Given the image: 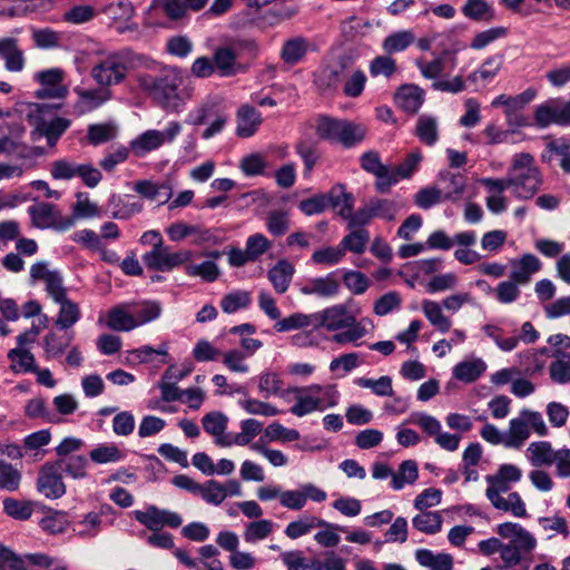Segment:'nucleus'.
I'll return each mask as SVG.
<instances>
[{
  "mask_svg": "<svg viewBox=\"0 0 570 570\" xmlns=\"http://www.w3.org/2000/svg\"><path fill=\"white\" fill-rule=\"evenodd\" d=\"M480 183L489 191L499 194L513 187V194L518 199H530L539 190L542 177L533 156L529 153H520L514 155L505 178L487 177Z\"/></svg>",
  "mask_w": 570,
  "mask_h": 570,
  "instance_id": "1",
  "label": "nucleus"
},
{
  "mask_svg": "<svg viewBox=\"0 0 570 570\" xmlns=\"http://www.w3.org/2000/svg\"><path fill=\"white\" fill-rule=\"evenodd\" d=\"M61 104H31L27 121L32 127L30 140L36 142L46 138L49 147H55L61 136L71 126V120L56 116Z\"/></svg>",
  "mask_w": 570,
  "mask_h": 570,
  "instance_id": "2",
  "label": "nucleus"
},
{
  "mask_svg": "<svg viewBox=\"0 0 570 570\" xmlns=\"http://www.w3.org/2000/svg\"><path fill=\"white\" fill-rule=\"evenodd\" d=\"M258 45L253 39L235 40L228 46L217 47L213 55L216 70L222 77L245 72L248 61L256 58Z\"/></svg>",
  "mask_w": 570,
  "mask_h": 570,
  "instance_id": "3",
  "label": "nucleus"
},
{
  "mask_svg": "<svg viewBox=\"0 0 570 570\" xmlns=\"http://www.w3.org/2000/svg\"><path fill=\"white\" fill-rule=\"evenodd\" d=\"M144 56L136 53L129 48L119 50L108 56L99 65L92 68L94 79L101 86H112L122 82L129 70L140 65Z\"/></svg>",
  "mask_w": 570,
  "mask_h": 570,
  "instance_id": "4",
  "label": "nucleus"
},
{
  "mask_svg": "<svg viewBox=\"0 0 570 570\" xmlns=\"http://www.w3.org/2000/svg\"><path fill=\"white\" fill-rule=\"evenodd\" d=\"M340 393L334 385L312 384L296 391V402L291 413L302 417L315 411L323 412L337 405Z\"/></svg>",
  "mask_w": 570,
  "mask_h": 570,
  "instance_id": "5",
  "label": "nucleus"
},
{
  "mask_svg": "<svg viewBox=\"0 0 570 570\" xmlns=\"http://www.w3.org/2000/svg\"><path fill=\"white\" fill-rule=\"evenodd\" d=\"M316 134L322 140L340 142L344 148H353L365 138V129L352 121L328 116L320 118Z\"/></svg>",
  "mask_w": 570,
  "mask_h": 570,
  "instance_id": "6",
  "label": "nucleus"
},
{
  "mask_svg": "<svg viewBox=\"0 0 570 570\" xmlns=\"http://www.w3.org/2000/svg\"><path fill=\"white\" fill-rule=\"evenodd\" d=\"M179 78L170 71H163L160 75L145 73L139 77V86L166 109L179 105Z\"/></svg>",
  "mask_w": 570,
  "mask_h": 570,
  "instance_id": "7",
  "label": "nucleus"
},
{
  "mask_svg": "<svg viewBox=\"0 0 570 570\" xmlns=\"http://www.w3.org/2000/svg\"><path fill=\"white\" fill-rule=\"evenodd\" d=\"M193 257L190 250H179L170 253L168 247L164 246V240L155 243L153 249L146 252L141 259L148 269L156 272H170L187 262Z\"/></svg>",
  "mask_w": 570,
  "mask_h": 570,
  "instance_id": "8",
  "label": "nucleus"
},
{
  "mask_svg": "<svg viewBox=\"0 0 570 570\" xmlns=\"http://www.w3.org/2000/svg\"><path fill=\"white\" fill-rule=\"evenodd\" d=\"M31 223L39 229L52 228L58 232H66L75 225L73 217H63L55 204L39 203L28 207Z\"/></svg>",
  "mask_w": 570,
  "mask_h": 570,
  "instance_id": "9",
  "label": "nucleus"
},
{
  "mask_svg": "<svg viewBox=\"0 0 570 570\" xmlns=\"http://www.w3.org/2000/svg\"><path fill=\"white\" fill-rule=\"evenodd\" d=\"M345 185L337 183L327 193H318L299 202L298 209L306 216L317 215L328 207L337 213L344 197Z\"/></svg>",
  "mask_w": 570,
  "mask_h": 570,
  "instance_id": "10",
  "label": "nucleus"
},
{
  "mask_svg": "<svg viewBox=\"0 0 570 570\" xmlns=\"http://www.w3.org/2000/svg\"><path fill=\"white\" fill-rule=\"evenodd\" d=\"M37 490L47 499H59L66 494V484L59 465L53 461L46 462L39 470Z\"/></svg>",
  "mask_w": 570,
  "mask_h": 570,
  "instance_id": "11",
  "label": "nucleus"
},
{
  "mask_svg": "<svg viewBox=\"0 0 570 570\" xmlns=\"http://www.w3.org/2000/svg\"><path fill=\"white\" fill-rule=\"evenodd\" d=\"M135 519L150 531H158L164 527L176 529L181 525V517L169 510L159 509L156 505H148L146 510L134 511Z\"/></svg>",
  "mask_w": 570,
  "mask_h": 570,
  "instance_id": "12",
  "label": "nucleus"
},
{
  "mask_svg": "<svg viewBox=\"0 0 570 570\" xmlns=\"http://www.w3.org/2000/svg\"><path fill=\"white\" fill-rule=\"evenodd\" d=\"M314 327H324L327 331L335 332L353 325L356 316L348 312L347 304H335L323 311L313 313Z\"/></svg>",
  "mask_w": 570,
  "mask_h": 570,
  "instance_id": "13",
  "label": "nucleus"
},
{
  "mask_svg": "<svg viewBox=\"0 0 570 570\" xmlns=\"http://www.w3.org/2000/svg\"><path fill=\"white\" fill-rule=\"evenodd\" d=\"M495 532L511 547H514L522 554L529 557L537 547L534 535L519 523L504 522L498 524Z\"/></svg>",
  "mask_w": 570,
  "mask_h": 570,
  "instance_id": "14",
  "label": "nucleus"
},
{
  "mask_svg": "<svg viewBox=\"0 0 570 570\" xmlns=\"http://www.w3.org/2000/svg\"><path fill=\"white\" fill-rule=\"evenodd\" d=\"M355 196L344 188V197L341 199V206L337 209V215L344 220L348 222V228L363 227L367 225L372 219V213L368 205L360 207L354 212Z\"/></svg>",
  "mask_w": 570,
  "mask_h": 570,
  "instance_id": "15",
  "label": "nucleus"
},
{
  "mask_svg": "<svg viewBox=\"0 0 570 570\" xmlns=\"http://www.w3.org/2000/svg\"><path fill=\"white\" fill-rule=\"evenodd\" d=\"M78 100L73 106L75 114L82 116L101 107L110 98L108 89H82L75 88Z\"/></svg>",
  "mask_w": 570,
  "mask_h": 570,
  "instance_id": "16",
  "label": "nucleus"
},
{
  "mask_svg": "<svg viewBox=\"0 0 570 570\" xmlns=\"http://www.w3.org/2000/svg\"><path fill=\"white\" fill-rule=\"evenodd\" d=\"M228 417L219 411L205 414L202 424L206 433L215 438V444L222 448L232 446L230 434L226 433Z\"/></svg>",
  "mask_w": 570,
  "mask_h": 570,
  "instance_id": "17",
  "label": "nucleus"
},
{
  "mask_svg": "<svg viewBox=\"0 0 570 570\" xmlns=\"http://www.w3.org/2000/svg\"><path fill=\"white\" fill-rule=\"evenodd\" d=\"M0 59L10 72H20L26 66L23 51L18 46V39L12 37L0 38Z\"/></svg>",
  "mask_w": 570,
  "mask_h": 570,
  "instance_id": "18",
  "label": "nucleus"
},
{
  "mask_svg": "<svg viewBox=\"0 0 570 570\" xmlns=\"http://www.w3.org/2000/svg\"><path fill=\"white\" fill-rule=\"evenodd\" d=\"M24 135L26 127L21 121L0 122V154L13 155Z\"/></svg>",
  "mask_w": 570,
  "mask_h": 570,
  "instance_id": "19",
  "label": "nucleus"
},
{
  "mask_svg": "<svg viewBox=\"0 0 570 570\" xmlns=\"http://www.w3.org/2000/svg\"><path fill=\"white\" fill-rule=\"evenodd\" d=\"M315 527H325L341 530V532H345L346 528L336 523H330L325 520L318 519L314 515H305L299 518L298 520L289 522L284 533L289 539H298L312 531Z\"/></svg>",
  "mask_w": 570,
  "mask_h": 570,
  "instance_id": "20",
  "label": "nucleus"
},
{
  "mask_svg": "<svg viewBox=\"0 0 570 570\" xmlns=\"http://www.w3.org/2000/svg\"><path fill=\"white\" fill-rule=\"evenodd\" d=\"M511 266L513 269L510 278L520 285H524L530 282L533 274L541 269L542 263L535 255L527 253L519 259H512Z\"/></svg>",
  "mask_w": 570,
  "mask_h": 570,
  "instance_id": "21",
  "label": "nucleus"
},
{
  "mask_svg": "<svg viewBox=\"0 0 570 570\" xmlns=\"http://www.w3.org/2000/svg\"><path fill=\"white\" fill-rule=\"evenodd\" d=\"M336 273L337 271L331 272L326 276L309 279L308 283L301 288V293L321 297L335 296L340 291V282L336 278Z\"/></svg>",
  "mask_w": 570,
  "mask_h": 570,
  "instance_id": "22",
  "label": "nucleus"
},
{
  "mask_svg": "<svg viewBox=\"0 0 570 570\" xmlns=\"http://www.w3.org/2000/svg\"><path fill=\"white\" fill-rule=\"evenodd\" d=\"M438 181L442 185L444 199L456 202L461 198L466 186V177L460 173H451L450 170H440Z\"/></svg>",
  "mask_w": 570,
  "mask_h": 570,
  "instance_id": "23",
  "label": "nucleus"
},
{
  "mask_svg": "<svg viewBox=\"0 0 570 570\" xmlns=\"http://www.w3.org/2000/svg\"><path fill=\"white\" fill-rule=\"evenodd\" d=\"M424 91L416 85H402L397 88L394 100L396 105L409 114H416L424 101Z\"/></svg>",
  "mask_w": 570,
  "mask_h": 570,
  "instance_id": "24",
  "label": "nucleus"
},
{
  "mask_svg": "<svg viewBox=\"0 0 570 570\" xmlns=\"http://www.w3.org/2000/svg\"><path fill=\"white\" fill-rule=\"evenodd\" d=\"M262 124L261 114L249 105H243L237 110L236 135L240 138H248L255 135Z\"/></svg>",
  "mask_w": 570,
  "mask_h": 570,
  "instance_id": "25",
  "label": "nucleus"
},
{
  "mask_svg": "<svg viewBox=\"0 0 570 570\" xmlns=\"http://www.w3.org/2000/svg\"><path fill=\"white\" fill-rule=\"evenodd\" d=\"M522 478V470L511 463L499 465L494 474L485 476V481L490 485L498 487L499 490L509 491L511 483H518Z\"/></svg>",
  "mask_w": 570,
  "mask_h": 570,
  "instance_id": "26",
  "label": "nucleus"
},
{
  "mask_svg": "<svg viewBox=\"0 0 570 570\" xmlns=\"http://www.w3.org/2000/svg\"><path fill=\"white\" fill-rule=\"evenodd\" d=\"M295 273L293 264L282 258L268 271L267 277L278 294H284Z\"/></svg>",
  "mask_w": 570,
  "mask_h": 570,
  "instance_id": "27",
  "label": "nucleus"
},
{
  "mask_svg": "<svg viewBox=\"0 0 570 570\" xmlns=\"http://www.w3.org/2000/svg\"><path fill=\"white\" fill-rule=\"evenodd\" d=\"M461 12L470 20L491 22L497 19L494 7L485 0H465Z\"/></svg>",
  "mask_w": 570,
  "mask_h": 570,
  "instance_id": "28",
  "label": "nucleus"
},
{
  "mask_svg": "<svg viewBox=\"0 0 570 570\" xmlns=\"http://www.w3.org/2000/svg\"><path fill=\"white\" fill-rule=\"evenodd\" d=\"M309 50V42L304 37H295L286 40L281 50V59L284 63L289 66H295Z\"/></svg>",
  "mask_w": 570,
  "mask_h": 570,
  "instance_id": "29",
  "label": "nucleus"
},
{
  "mask_svg": "<svg viewBox=\"0 0 570 570\" xmlns=\"http://www.w3.org/2000/svg\"><path fill=\"white\" fill-rule=\"evenodd\" d=\"M415 560L429 570L453 569V558L449 553H434L429 549L421 548L415 551Z\"/></svg>",
  "mask_w": 570,
  "mask_h": 570,
  "instance_id": "30",
  "label": "nucleus"
},
{
  "mask_svg": "<svg viewBox=\"0 0 570 570\" xmlns=\"http://www.w3.org/2000/svg\"><path fill=\"white\" fill-rule=\"evenodd\" d=\"M527 458L532 466H550L553 464L556 451L548 441L531 442L527 448Z\"/></svg>",
  "mask_w": 570,
  "mask_h": 570,
  "instance_id": "31",
  "label": "nucleus"
},
{
  "mask_svg": "<svg viewBox=\"0 0 570 570\" xmlns=\"http://www.w3.org/2000/svg\"><path fill=\"white\" fill-rule=\"evenodd\" d=\"M164 144V134L156 129H149L131 140L130 147L137 156H142L146 153L158 149Z\"/></svg>",
  "mask_w": 570,
  "mask_h": 570,
  "instance_id": "32",
  "label": "nucleus"
},
{
  "mask_svg": "<svg viewBox=\"0 0 570 570\" xmlns=\"http://www.w3.org/2000/svg\"><path fill=\"white\" fill-rule=\"evenodd\" d=\"M295 151L304 164L303 176L304 178H308L321 160V151L317 142L306 139L299 140L295 146Z\"/></svg>",
  "mask_w": 570,
  "mask_h": 570,
  "instance_id": "33",
  "label": "nucleus"
},
{
  "mask_svg": "<svg viewBox=\"0 0 570 570\" xmlns=\"http://www.w3.org/2000/svg\"><path fill=\"white\" fill-rule=\"evenodd\" d=\"M43 347L47 353V356H59L67 353L66 356H79V351L77 347H71L68 352L69 347V337L67 333L57 334L55 332H49L43 340Z\"/></svg>",
  "mask_w": 570,
  "mask_h": 570,
  "instance_id": "34",
  "label": "nucleus"
},
{
  "mask_svg": "<svg viewBox=\"0 0 570 570\" xmlns=\"http://www.w3.org/2000/svg\"><path fill=\"white\" fill-rule=\"evenodd\" d=\"M487 365L482 358L464 360L453 367V376L461 382L472 383L485 371Z\"/></svg>",
  "mask_w": 570,
  "mask_h": 570,
  "instance_id": "35",
  "label": "nucleus"
},
{
  "mask_svg": "<svg viewBox=\"0 0 570 570\" xmlns=\"http://www.w3.org/2000/svg\"><path fill=\"white\" fill-rule=\"evenodd\" d=\"M134 190L148 200H156L161 195V191L165 190V197L159 203L160 205L167 203L173 196L171 186L168 183L158 185L149 179L137 180L134 185Z\"/></svg>",
  "mask_w": 570,
  "mask_h": 570,
  "instance_id": "36",
  "label": "nucleus"
},
{
  "mask_svg": "<svg viewBox=\"0 0 570 570\" xmlns=\"http://www.w3.org/2000/svg\"><path fill=\"white\" fill-rule=\"evenodd\" d=\"M419 478L417 463L414 460H405L401 462L399 469L392 475L390 485L393 490L400 491L405 484H413Z\"/></svg>",
  "mask_w": 570,
  "mask_h": 570,
  "instance_id": "37",
  "label": "nucleus"
},
{
  "mask_svg": "<svg viewBox=\"0 0 570 570\" xmlns=\"http://www.w3.org/2000/svg\"><path fill=\"white\" fill-rule=\"evenodd\" d=\"M368 331V328H365L364 322H357V318H355L353 325L335 331L336 333L333 334L332 342L338 345L352 344L360 346L362 344L360 340L364 337Z\"/></svg>",
  "mask_w": 570,
  "mask_h": 570,
  "instance_id": "38",
  "label": "nucleus"
},
{
  "mask_svg": "<svg viewBox=\"0 0 570 570\" xmlns=\"http://www.w3.org/2000/svg\"><path fill=\"white\" fill-rule=\"evenodd\" d=\"M107 326L112 331L128 332L137 327L132 313H128L121 306H115L107 313Z\"/></svg>",
  "mask_w": 570,
  "mask_h": 570,
  "instance_id": "39",
  "label": "nucleus"
},
{
  "mask_svg": "<svg viewBox=\"0 0 570 570\" xmlns=\"http://www.w3.org/2000/svg\"><path fill=\"white\" fill-rule=\"evenodd\" d=\"M3 512L18 521L29 520L33 513L35 503L29 500H19L8 497L2 501Z\"/></svg>",
  "mask_w": 570,
  "mask_h": 570,
  "instance_id": "40",
  "label": "nucleus"
},
{
  "mask_svg": "<svg viewBox=\"0 0 570 570\" xmlns=\"http://www.w3.org/2000/svg\"><path fill=\"white\" fill-rule=\"evenodd\" d=\"M61 473L72 479H83L87 475L88 460L85 455H70L53 461Z\"/></svg>",
  "mask_w": 570,
  "mask_h": 570,
  "instance_id": "41",
  "label": "nucleus"
},
{
  "mask_svg": "<svg viewBox=\"0 0 570 570\" xmlns=\"http://www.w3.org/2000/svg\"><path fill=\"white\" fill-rule=\"evenodd\" d=\"M22 472L13 464L0 459V491L16 492L20 489Z\"/></svg>",
  "mask_w": 570,
  "mask_h": 570,
  "instance_id": "42",
  "label": "nucleus"
},
{
  "mask_svg": "<svg viewBox=\"0 0 570 570\" xmlns=\"http://www.w3.org/2000/svg\"><path fill=\"white\" fill-rule=\"evenodd\" d=\"M415 41V36L412 30H401L389 35L383 40V50L393 55L406 50Z\"/></svg>",
  "mask_w": 570,
  "mask_h": 570,
  "instance_id": "43",
  "label": "nucleus"
},
{
  "mask_svg": "<svg viewBox=\"0 0 570 570\" xmlns=\"http://www.w3.org/2000/svg\"><path fill=\"white\" fill-rule=\"evenodd\" d=\"M505 448L512 449H519L529 439L530 430L521 415L510 420L509 431L505 433Z\"/></svg>",
  "mask_w": 570,
  "mask_h": 570,
  "instance_id": "44",
  "label": "nucleus"
},
{
  "mask_svg": "<svg viewBox=\"0 0 570 570\" xmlns=\"http://www.w3.org/2000/svg\"><path fill=\"white\" fill-rule=\"evenodd\" d=\"M412 524L420 532L435 534L442 529V518L436 511H422L412 519Z\"/></svg>",
  "mask_w": 570,
  "mask_h": 570,
  "instance_id": "45",
  "label": "nucleus"
},
{
  "mask_svg": "<svg viewBox=\"0 0 570 570\" xmlns=\"http://www.w3.org/2000/svg\"><path fill=\"white\" fill-rule=\"evenodd\" d=\"M263 431V424L255 419H246L240 422V432L232 435V445H247Z\"/></svg>",
  "mask_w": 570,
  "mask_h": 570,
  "instance_id": "46",
  "label": "nucleus"
},
{
  "mask_svg": "<svg viewBox=\"0 0 570 570\" xmlns=\"http://www.w3.org/2000/svg\"><path fill=\"white\" fill-rule=\"evenodd\" d=\"M344 67L345 65L343 63L341 69L326 67L315 75L314 83L321 94H327L337 89Z\"/></svg>",
  "mask_w": 570,
  "mask_h": 570,
  "instance_id": "47",
  "label": "nucleus"
},
{
  "mask_svg": "<svg viewBox=\"0 0 570 570\" xmlns=\"http://www.w3.org/2000/svg\"><path fill=\"white\" fill-rule=\"evenodd\" d=\"M101 513L88 512L75 523L73 531L83 539L95 538L101 531Z\"/></svg>",
  "mask_w": 570,
  "mask_h": 570,
  "instance_id": "48",
  "label": "nucleus"
},
{
  "mask_svg": "<svg viewBox=\"0 0 570 570\" xmlns=\"http://www.w3.org/2000/svg\"><path fill=\"white\" fill-rule=\"evenodd\" d=\"M274 530V522L268 519H259L249 522L244 530V540L247 543H255L266 539Z\"/></svg>",
  "mask_w": 570,
  "mask_h": 570,
  "instance_id": "49",
  "label": "nucleus"
},
{
  "mask_svg": "<svg viewBox=\"0 0 570 570\" xmlns=\"http://www.w3.org/2000/svg\"><path fill=\"white\" fill-rule=\"evenodd\" d=\"M109 206L112 207L111 216L116 219L127 220L136 214L141 213L144 206L140 202L124 203L121 197L111 195Z\"/></svg>",
  "mask_w": 570,
  "mask_h": 570,
  "instance_id": "50",
  "label": "nucleus"
},
{
  "mask_svg": "<svg viewBox=\"0 0 570 570\" xmlns=\"http://www.w3.org/2000/svg\"><path fill=\"white\" fill-rule=\"evenodd\" d=\"M313 326L314 327V315L313 314H303V313H293L289 316L278 320L274 328L276 332H289L293 330L304 328Z\"/></svg>",
  "mask_w": 570,
  "mask_h": 570,
  "instance_id": "51",
  "label": "nucleus"
},
{
  "mask_svg": "<svg viewBox=\"0 0 570 570\" xmlns=\"http://www.w3.org/2000/svg\"><path fill=\"white\" fill-rule=\"evenodd\" d=\"M422 309L430 323L440 332L445 333L451 327V321L443 315L440 305L436 302L425 299L422 303Z\"/></svg>",
  "mask_w": 570,
  "mask_h": 570,
  "instance_id": "52",
  "label": "nucleus"
},
{
  "mask_svg": "<svg viewBox=\"0 0 570 570\" xmlns=\"http://www.w3.org/2000/svg\"><path fill=\"white\" fill-rule=\"evenodd\" d=\"M256 332V327L250 323H244L237 326H233L229 330V334L239 335V344L244 351L248 353H255L263 343L259 340L248 337Z\"/></svg>",
  "mask_w": 570,
  "mask_h": 570,
  "instance_id": "53",
  "label": "nucleus"
},
{
  "mask_svg": "<svg viewBox=\"0 0 570 570\" xmlns=\"http://www.w3.org/2000/svg\"><path fill=\"white\" fill-rule=\"evenodd\" d=\"M60 311L58 314V318L56 321V325L60 330H68L73 324H76L80 318V309L78 304L71 302L69 298L61 301Z\"/></svg>",
  "mask_w": 570,
  "mask_h": 570,
  "instance_id": "54",
  "label": "nucleus"
},
{
  "mask_svg": "<svg viewBox=\"0 0 570 570\" xmlns=\"http://www.w3.org/2000/svg\"><path fill=\"white\" fill-rule=\"evenodd\" d=\"M185 273L191 277L199 276L207 283H213L220 276V269L214 261H204L197 265H187Z\"/></svg>",
  "mask_w": 570,
  "mask_h": 570,
  "instance_id": "55",
  "label": "nucleus"
},
{
  "mask_svg": "<svg viewBox=\"0 0 570 570\" xmlns=\"http://www.w3.org/2000/svg\"><path fill=\"white\" fill-rule=\"evenodd\" d=\"M443 200V191L436 186L423 187L414 195V204L422 209H430Z\"/></svg>",
  "mask_w": 570,
  "mask_h": 570,
  "instance_id": "56",
  "label": "nucleus"
},
{
  "mask_svg": "<svg viewBox=\"0 0 570 570\" xmlns=\"http://www.w3.org/2000/svg\"><path fill=\"white\" fill-rule=\"evenodd\" d=\"M252 299L248 292L235 291L223 296L220 308L224 313L232 314L240 308H247Z\"/></svg>",
  "mask_w": 570,
  "mask_h": 570,
  "instance_id": "57",
  "label": "nucleus"
},
{
  "mask_svg": "<svg viewBox=\"0 0 570 570\" xmlns=\"http://www.w3.org/2000/svg\"><path fill=\"white\" fill-rule=\"evenodd\" d=\"M198 494L206 503L213 505H219L227 498V493L224 492L223 484L214 479L204 482L200 485Z\"/></svg>",
  "mask_w": 570,
  "mask_h": 570,
  "instance_id": "58",
  "label": "nucleus"
},
{
  "mask_svg": "<svg viewBox=\"0 0 570 570\" xmlns=\"http://www.w3.org/2000/svg\"><path fill=\"white\" fill-rule=\"evenodd\" d=\"M268 442H293L299 439V432L295 429H287L278 422H273L264 430V438Z\"/></svg>",
  "mask_w": 570,
  "mask_h": 570,
  "instance_id": "59",
  "label": "nucleus"
},
{
  "mask_svg": "<svg viewBox=\"0 0 570 570\" xmlns=\"http://www.w3.org/2000/svg\"><path fill=\"white\" fill-rule=\"evenodd\" d=\"M367 205L373 218H381L387 222L395 219L396 205L393 200L386 198H372Z\"/></svg>",
  "mask_w": 570,
  "mask_h": 570,
  "instance_id": "60",
  "label": "nucleus"
},
{
  "mask_svg": "<svg viewBox=\"0 0 570 570\" xmlns=\"http://www.w3.org/2000/svg\"><path fill=\"white\" fill-rule=\"evenodd\" d=\"M89 456L95 463L105 464L121 461L124 454L114 444H101L91 450Z\"/></svg>",
  "mask_w": 570,
  "mask_h": 570,
  "instance_id": "61",
  "label": "nucleus"
},
{
  "mask_svg": "<svg viewBox=\"0 0 570 570\" xmlns=\"http://www.w3.org/2000/svg\"><path fill=\"white\" fill-rule=\"evenodd\" d=\"M360 166L366 173L373 174L376 178L386 175V165L382 164L380 154L376 150H367L360 157Z\"/></svg>",
  "mask_w": 570,
  "mask_h": 570,
  "instance_id": "62",
  "label": "nucleus"
},
{
  "mask_svg": "<svg viewBox=\"0 0 570 570\" xmlns=\"http://www.w3.org/2000/svg\"><path fill=\"white\" fill-rule=\"evenodd\" d=\"M367 240L368 232L365 229H357L344 236L340 246L344 249V253L350 250L355 254H362L365 250Z\"/></svg>",
  "mask_w": 570,
  "mask_h": 570,
  "instance_id": "63",
  "label": "nucleus"
},
{
  "mask_svg": "<svg viewBox=\"0 0 570 570\" xmlns=\"http://www.w3.org/2000/svg\"><path fill=\"white\" fill-rule=\"evenodd\" d=\"M416 136L428 145L433 146L438 140V126L432 117H420L416 124Z\"/></svg>",
  "mask_w": 570,
  "mask_h": 570,
  "instance_id": "64",
  "label": "nucleus"
}]
</instances>
